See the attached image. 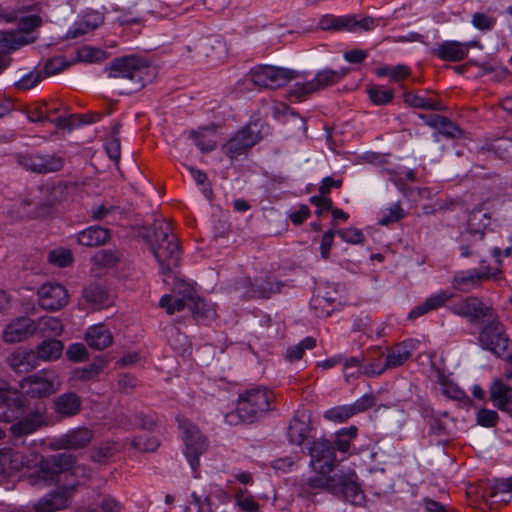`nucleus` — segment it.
Here are the masks:
<instances>
[{
  "label": "nucleus",
  "instance_id": "412c9836",
  "mask_svg": "<svg viewBox=\"0 0 512 512\" xmlns=\"http://www.w3.org/2000/svg\"><path fill=\"white\" fill-rule=\"evenodd\" d=\"M364 375L378 377L387 370L386 351L381 346H372L363 354Z\"/></svg>",
  "mask_w": 512,
  "mask_h": 512
},
{
  "label": "nucleus",
  "instance_id": "58836bf2",
  "mask_svg": "<svg viewBox=\"0 0 512 512\" xmlns=\"http://www.w3.org/2000/svg\"><path fill=\"white\" fill-rule=\"evenodd\" d=\"M67 506V499L64 494L49 493L38 500L35 504V512H54L64 509Z\"/></svg>",
  "mask_w": 512,
  "mask_h": 512
},
{
  "label": "nucleus",
  "instance_id": "5fc2aeb1",
  "mask_svg": "<svg viewBox=\"0 0 512 512\" xmlns=\"http://www.w3.org/2000/svg\"><path fill=\"white\" fill-rule=\"evenodd\" d=\"M245 492H247L246 489H239L238 491H236L234 495L236 505L243 512H258L260 509L259 503L254 499L252 495L245 497Z\"/></svg>",
  "mask_w": 512,
  "mask_h": 512
},
{
  "label": "nucleus",
  "instance_id": "864d4df0",
  "mask_svg": "<svg viewBox=\"0 0 512 512\" xmlns=\"http://www.w3.org/2000/svg\"><path fill=\"white\" fill-rule=\"evenodd\" d=\"M315 91V86L311 80L305 83H296L289 90L288 96L291 101L301 102Z\"/></svg>",
  "mask_w": 512,
  "mask_h": 512
},
{
  "label": "nucleus",
  "instance_id": "680f3d73",
  "mask_svg": "<svg viewBox=\"0 0 512 512\" xmlns=\"http://www.w3.org/2000/svg\"><path fill=\"white\" fill-rule=\"evenodd\" d=\"M336 234L349 244H363L365 242L363 232L357 228L350 227L339 229L336 231Z\"/></svg>",
  "mask_w": 512,
  "mask_h": 512
},
{
  "label": "nucleus",
  "instance_id": "a19ab883",
  "mask_svg": "<svg viewBox=\"0 0 512 512\" xmlns=\"http://www.w3.org/2000/svg\"><path fill=\"white\" fill-rule=\"evenodd\" d=\"M21 69L18 71V80L14 82L13 87L17 91H29L36 87L44 78L42 72L37 69L28 71L21 74Z\"/></svg>",
  "mask_w": 512,
  "mask_h": 512
},
{
  "label": "nucleus",
  "instance_id": "72a5a7b5",
  "mask_svg": "<svg viewBox=\"0 0 512 512\" xmlns=\"http://www.w3.org/2000/svg\"><path fill=\"white\" fill-rule=\"evenodd\" d=\"M284 284L273 275H266L264 278L255 279L251 285L252 291L260 298H270L272 294L281 291Z\"/></svg>",
  "mask_w": 512,
  "mask_h": 512
},
{
  "label": "nucleus",
  "instance_id": "f03ea898",
  "mask_svg": "<svg viewBox=\"0 0 512 512\" xmlns=\"http://www.w3.org/2000/svg\"><path fill=\"white\" fill-rule=\"evenodd\" d=\"M142 237L156 258L162 275L168 276L179 267L182 251L170 221L156 219L150 228L145 229Z\"/></svg>",
  "mask_w": 512,
  "mask_h": 512
},
{
  "label": "nucleus",
  "instance_id": "393cba45",
  "mask_svg": "<svg viewBox=\"0 0 512 512\" xmlns=\"http://www.w3.org/2000/svg\"><path fill=\"white\" fill-rule=\"evenodd\" d=\"M110 238L111 232L108 228L94 225L77 234V243L85 247H98L106 244Z\"/></svg>",
  "mask_w": 512,
  "mask_h": 512
},
{
  "label": "nucleus",
  "instance_id": "39448f33",
  "mask_svg": "<svg viewBox=\"0 0 512 512\" xmlns=\"http://www.w3.org/2000/svg\"><path fill=\"white\" fill-rule=\"evenodd\" d=\"M178 428L183 434L185 445L184 455L193 471L194 477H199L200 457L209 448L208 438L200 431L199 427L184 415L176 417Z\"/></svg>",
  "mask_w": 512,
  "mask_h": 512
},
{
  "label": "nucleus",
  "instance_id": "49530a36",
  "mask_svg": "<svg viewBox=\"0 0 512 512\" xmlns=\"http://www.w3.org/2000/svg\"><path fill=\"white\" fill-rule=\"evenodd\" d=\"M375 74L378 77H390V79L394 82H401L406 80L411 76L410 67L399 64L396 66H382L375 70Z\"/></svg>",
  "mask_w": 512,
  "mask_h": 512
},
{
  "label": "nucleus",
  "instance_id": "774afa93",
  "mask_svg": "<svg viewBox=\"0 0 512 512\" xmlns=\"http://www.w3.org/2000/svg\"><path fill=\"white\" fill-rule=\"evenodd\" d=\"M490 498L496 497L498 493H512V476L506 479H498L494 485L486 490Z\"/></svg>",
  "mask_w": 512,
  "mask_h": 512
},
{
  "label": "nucleus",
  "instance_id": "0e129e2a",
  "mask_svg": "<svg viewBox=\"0 0 512 512\" xmlns=\"http://www.w3.org/2000/svg\"><path fill=\"white\" fill-rule=\"evenodd\" d=\"M43 101H36L27 108V116L31 122L47 121V110Z\"/></svg>",
  "mask_w": 512,
  "mask_h": 512
},
{
  "label": "nucleus",
  "instance_id": "2f4dec72",
  "mask_svg": "<svg viewBox=\"0 0 512 512\" xmlns=\"http://www.w3.org/2000/svg\"><path fill=\"white\" fill-rule=\"evenodd\" d=\"M356 17L353 15L335 16L324 15L321 17L319 25L321 29L329 31H355Z\"/></svg>",
  "mask_w": 512,
  "mask_h": 512
},
{
  "label": "nucleus",
  "instance_id": "8fccbe9b",
  "mask_svg": "<svg viewBox=\"0 0 512 512\" xmlns=\"http://www.w3.org/2000/svg\"><path fill=\"white\" fill-rule=\"evenodd\" d=\"M40 174H48L60 171L65 164L63 157L58 155L41 154Z\"/></svg>",
  "mask_w": 512,
  "mask_h": 512
},
{
  "label": "nucleus",
  "instance_id": "7ed1b4c3",
  "mask_svg": "<svg viewBox=\"0 0 512 512\" xmlns=\"http://www.w3.org/2000/svg\"><path fill=\"white\" fill-rule=\"evenodd\" d=\"M277 407V396L274 390L257 386L246 389L239 394L236 412L226 416L230 423L233 418H238L245 424H253L264 419Z\"/></svg>",
  "mask_w": 512,
  "mask_h": 512
},
{
  "label": "nucleus",
  "instance_id": "6ab92c4d",
  "mask_svg": "<svg viewBox=\"0 0 512 512\" xmlns=\"http://www.w3.org/2000/svg\"><path fill=\"white\" fill-rule=\"evenodd\" d=\"M10 427V432L14 437H23L35 433L48 425L47 417L38 410L31 411L23 417L16 419Z\"/></svg>",
  "mask_w": 512,
  "mask_h": 512
},
{
  "label": "nucleus",
  "instance_id": "4468645a",
  "mask_svg": "<svg viewBox=\"0 0 512 512\" xmlns=\"http://www.w3.org/2000/svg\"><path fill=\"white\" fill-rule=\"evenodd\" d=\"M375 404L376 396L373 393H368L352 404L336 406L325 411L324 417L332 422L343 423L353 416L371 409Z\"/></svg>",
  "mask_w": 512,
  "mask_h": 512
},
{
  "label": "nucleus",
  "instance_id": "e2e57ef3",
  "mask_svg": "<svg viewBox=\"0 0 512 512\" xmlns=\"http://www.w3.org/2000/svg\"><path fill=\"white\" fill-rule=\"evenodd\" d=\"M173 292L181 297L193 301L196 297V289L193 284L183 279H177L174 283Z\"/></svg>",
  "mask_w": 512,
  "mask_h": 512
},
{
  "label": "nucleus",
  "instance_id": "7c9ffc66",
  "mask_svg": "<svg viewBox=\"0 0 512 512\" xmlns=\"http://www.w3.org/2000/svg\"><path fill=\"white\" fill-rule=\"evenodd\" d=\"M485 235L465 229L459 236V252L462 258L476 256L479 253L481 243Z\"/></svg>",
  "mask_w": 512,
  "mask_h": 512
},
{
  "label": "nucleus",
  "instance_id": "9d476101",
  "mask_svg": "<svg viewBox=\"0 0 512 512\" xmlns=\"http://www.w3.org/2000/svg\"><path fill=\"white\" fill-rule=\"evenodd\" d=\"M254 85L261 88L278 89L297 78L294 70L271 65H258L249 72Z\"/></svg>",
  "mask_w": 512,
  "mask_h": 512
},
{
  "label": "nucleus",
  "instance_id": "cd10ccee",
  "mask_svg": "<svg viewBox=\"0 0 512 512\" xmlns=\"http://www.w3.org/2000/svg\"><path fill=\"white\" fill-rule=\"evenodd\" d=\"M413 349L414 345L412 341H403L390 348H387L385 350L387 370L402 366L407 360L411 358Z\"/></svg>",
  "mask_w": 512,
  "mask_h": 512
},
{
  "label": "nucleus",
  "instance_id": "a211bd4d",
  "mask_svg": "<svg viewBox=\"0 0 512 512\" xmlns=\"http://www.w3.org/2000/svg\"><path fill=\"white\" fill-rule=\"evenodd\" d=\"M311 416L305 411H297L287 427V437L290 444L302 446L309 440L311 431Z\"/></svg>",
  "mask_w": 512,
  "mask_h": 512
},
{
  "label": "nucleus",
  "instance_id": "9b49d317",
  "mask_svg": "<svg viewBox=\"0 0 512 512\" xmlns=\"http://www.w3.org/2000/svg\"><path fill=\"white\" fill-rule=\"evenodd\" d=\"M358 480L356 472L352 469L347 472L335 473L332 494L353 505H362L365 501V494Z\"/></svg>",
  "mask_w": 512,
  "mask_h": 512
},
{
  "label": "nucleus",
  "instance_id": "dca6fc26",
  "mask_svg": "<svg viewBox=\"0 0 512 512\" xmlns=\"http://www.w3.org/2000/svg\"><path fill=\"white\" fill-rule=\"evenodd\" d=\"M19 384L22 395L31 398H46L56 391L54 381L45 372L24 377Z\"/></svg>",
  "mask_w": 512,
  "mask_h": 512
},
{
  "label": "nucleus",
  "instance_id": "4d7b16f0",
  "mask_svg": "<svg viewBox=\"0 0 512 512\" xmlns=\"http://www.w3.org/2000/svg\"><path fill=\"white\" fill-rule=\"evenodd\" d=\"M49 263L58 267H68L73 262L72 253L67 249L52 250L48 254Z\"/></svg>",
  "mask_w": 512,
  "mask_h": 512
},
{
  "label": "nucleus",
  "instance_id": "69168bd1",
  "mask_svg": "<svg viewBox=\"0 0 512 512\" xmlns=\"http://www.w3.org/2000/svg\"><path fill=\"white\" fill-rule=\"evenodd\" d=\"M439 132L450 139H459L463 136L464 131L456 123L452 122L445 116V120L439 126Z\"/></svg>",
  "mask_w": 512,
  "mask_h": 512
},
{
  "label": "nucleus",
  "instance_id": "aec40b11",
  "mask_svg": "<svg viewBox=\"0 0 512 512\" xmlns=\"http://www.w3.org/2000/svg\"><path fill=\"white\" fill-rule=\"evenodd\" d=\"M82 405V399L77 393L67 391L53 400V411L57 418L68 419L80 414Z\"/></svg>",
  "mask_w": 512,
  "mask_h": 512
},
{
  "label": "nucleus",
  "instance_id": "a878e982",
  "mask_svg": "<svg viewBox=\"0 0 512 512\" xmlns=\"http://www.w3.org/2000/svg\"><path fill=\"white\" fill-rule=\"evenodd\" d=\"M93 432L87 427H78L59 438V445L63 449H81L89 445Z\"/></svg>",
  "mask_w": 512,
  "mask_h": 512
},
{
  "label": "nucleus",
  "instance_id": "3c124183",
  "mask_svg": "<svg viewBox=\"0 0 512 512\" xmlns=\"http://www.w3.org/2000/svg\"><path fill=\"white\" fill-rule=\"evenodd\" d=\"M472 25L481 32L492 31L497 23V18L484 12H475L471 16Z\"/></svg>",
  "mask_w": 512,
  "mask_h": 512
},
{
  "label": "nucleus",
  "instance_id": "13d9d810",
  "mask_svg": "<svg viewBox=\"0 0 512 512\" xmlns=\"http://www.w3.org/2000/svg\"><path fill=\"white\" fill-rule=\"evenodd\" d=\"M103 368L104 364L102 361H93L89 365L77 369L75 372V376L77 379L82 381L94 379L101 373Z\"/></svg>",
  "mask_w": 512,
  "mask_h": 512
},
{
  "label": "nucleus",
  "instance_id": "603ef678",
  "mask_svg": "<svg viewBox=\"0 0 512 512\" xmlns=\"http://www.w3.org/2000/svg\"><path fill=\"white\" fill-rule=\"evenodd\" d=\"M406 217V212L402 208L401 202L398 201L393 206L383 211V215L379 220V224L383 226H389L393 223H397Z\"/></svg>",
  "mask_w": 512,
  "mask_h": 512
},
{
  "label": "nucleus",
  "instance_id": "ddd939ff",
  "mask_svg": "<svg viewBox=\"0 0 512 512\" xmlns=\"http://www.w3.org/2000/svg\"><path fill=\"white\" fill-rule=\"evenodd\" d=\"M260 140L261 136L247 125L238 130L222 146V151L230 160H237L240 156L247 155Z\"/></svg>",
  "mask_w": 512,
  "mask_h": 512
},
{
  "label": "nucleus",
  "instance_id": "79ce46f5",
  "mask_svg": "<svg viewBox=\"0 0 512 512\" xmlns=\"http://www.w3.org/2000/svg\"><path fill=\"white\" fill-rule=\"evenodd\" d=\"M316 347V339L307 336L298 344L289 346L285 353V360L288 362H296L303 358L306 350H312Z\"/></svg>",
  "mask_w": 512,
  "mask_h": 512
},
{
  "label": "nucleus",
  "instance_id": "423d86ee",
  "mask_svg": "<svg viewBox=\"0 0 512 512\" xmlns=\"http://www.w3.org/2000/svg\"><path fill=\"white\" fill-rule=\"evenodd\" d=\"M477 339L483 350L491 352L496 357L512 353V340L506 333L499 315L479 328Z\"/></svg>",
  "mask_w": 512,
  "mask_h": 512
},
{
  "label": "nucleus",
  "instance_id": "c756f323",
  "mask_svg": "<svg viewBox=\"0 0 512 512\" xmlns=\"http://www.w3.org/2000/svg\"><path fill=\"white\" fill-rule=\"evenodd\" d=\"M34 335L41 338H55L61 335L63 324L60 319L52 316H42L33 320Z\"/></svg>",
  "mask_w": 512,
  "mask_h": 512
},
{
  "label": "nucleus",
  "instance_id": "bb28decb",
  "mask_svg": "<svg viewBox=\"0 0 512 512\" xmlns=\"http://www.w3.org/2000/svg\"><path fill=\"white\" fill-rule=\"evenodd\" d=\"M453 294L448 291H442L438 294L431 295L423 303L415 306L408 314L409 320H416L417 318L444 306Z\"/></svg>",
  "mask_w": 512,
  "mask_h": 512
},
{
  "label": "nucleus",
  "instance_id": "f3484780",
  "mask_svg": "<svg viewBox=\"0 0 512 512\" xmlns=\"http://www.w3.org/2000/svg\"><path fill=\"white\" fill-rule=\"evenodd\" d=\"M39 305L49 311H57L68 304L67 289L59 283H46L38 290Z\"/></svg>",
  "mask_w": 512,
  "mask_h": 512
},
{
  "label": "nucleus",
  "instance_id": "ea45409f",
  "mask_svg": "<svg viewBox=\"0 0 512 512\" xmlns=\"http://www.w3.org/2000/svg\"><path fill=\"white\" fill-rule=\"evenodd\" d=\"M341 365L343 366L345 380L348 383L357 380L361 375H364L363 355L361 357L352 356L348 358L342 355Z\"/></svg>",
  "mask_w": 512,
  "mask_h": 512
},
{
  "label": "nucleus",
  "instance_id": "f8f14e48",
  "mask_svg": "<svg viewBox=\"0 0 512 512\" xmlns=\"http://www.w3.org/2000/svg\"><path fill=\"white\" fill-rule=\"evenodd\" d=\"M42 23L39 15H28L22 17L18 22V32L0 31V45L8 51H15L29 43L23 33H30Z\"/></svg>",
  "mask_w": 512,
  "mask_h": 512
},
{
  "label": "nucleus",
  "instance_id": "338daca9",
  "mask_svg": "<svg viewBox=\"0 0 512 512\" xmlns=\"http://www.w3.org/2000/svg\"><path fill=\"white\" fill-rule=\"evenodd\" d=\"M159 445H160L159 440L154 436L146 437V438H144L142 436H137L132 441V446L135 449H138V450L144 451V452H154L155 450H157Z\"/></svg>",
  "mask_w": 512,
  "mask_h": 512
},
{
  "label": "nucleus",
  "instance_id": "473e14b6",
  "mask_svg": "<svg viewBox=\"0 0 512 512\" xmlns=\"http://www.w3.org/2000/svg\"><path fill=\"white\" fill-rule=\"evenodd\" d=\"M348 73V69L341 68L340 70L323 69L318 71L312 79L316 91L323 90L329 86L338 84Z\"/></svg>",
  "mask_w": 512,
  "mask_h": 512
},
{
  "label": "nucleus",
  "instance_id": "f704fd0d",
  "mask_svg": "<svg viewBox=\"0 0 512 512\" xmlns=\"http://www.w3.org/2000/svg\"><path fill=\"white\" fill-rule=\"evenodd\" d=\"M490 223V214L484 211L482 206H478L469 213L466 229L486 235Z\"/></svg>",
  "mask_w": 512,
  "mask_h": 512
},
{
  "label": "nucleus",
  "instance_id": "052dcab7",
  "mask_svg": "<svg viewBox=\"0 0 512 512\" xmlns=\"http://www.w3.org/2000/svg\"><path fill=\"white\" fill-rule=\"evenodd\" d=\"M116 452L117 450L115 446L105 444L95 449L91 453L90 458L95 463L106 464L116 454Z\"/></svg>",
  "mask_w": 512,
  "mask_h": 512
},
{
  "label": "nucleus",
  "instance_id": "c03bdc74",
  "mask_svg": "<svg viewBox=\"0 0 512 512\" xmlns=\"http://www.w3.org/2000/svg\"><path fill=\"white\" fill-rule=\"evenodd\" d=\"M367 94L370 101L374 105L378 106H385L390 104L395 97V93L392 88H386L382 85H373L368 87Z\"/></svg>",
  "mask_w": 512,
  "mask_h": 512
},
{
  "label": "nucleus",
  "instance_id": "20e7f679",
  "mask_svg": "<svg viewBox=\"0 0 512 512\" xmlns=\"http://www.w3.org/2000/svg\"><path fill=\"white\" fill-rule=\"evenodd\" d=\"M149 70L150 65L146 60L131 55L114 59L110 64L109 76L122 78L119 93L131 95L146 86Z\"/></svg>",
  "mask_w": 512,
  "mask_h": 512
},
{
  "label": "nucleus",
  "instance_id": "5701e85b",
  "mask_svg": "<svg viewBox=\"0 0 512 512\" xmlns=\"http://www.w3.org/2000/svg\"><path fill=\"white\" fill-rule=\"evenodd\" d=\"M34 335L33 319L23 317L10 323L3 333V339L7 343H16L26 340Z\"/></svg>",
  "mask_w": 512,
  "mask_h": 512
},
{
  "label": "nucleus",
  "instance_id": "b1692460",
  "mask_svg": "<svg viewBox=\"0 0 512 512\" xmlns=\"http://www.w3.org/2000/svg\"><path fill=\"white\" fill-rule=\"evenodd\" d=\"M8 360L11 369L17 373H28L38 365L36 352L26 348H18Z\"/></svg>",
  "mask_w": 512,
  "mask_h": 512
},
{
  "label": "nucleus",
  "instance_id": "6e6552de",
  "mask_svg": "<svg viewBox=\"0 0 512 512\" xmlns=\"http://www.w3.org/2000/svg\"><path fill=\"white\" fill-rule=\"evenodd\" d=\"M307 453L311 457V466L320 475H328L334 471L338 461L333 443L325 438L308 441Z\"/></svg>",
  "mask_w": 512,
  "mask_h": 512
},
{
  "label": "nucleus",
  "instance_id": "4be33fe9",
  "mask_svg": "<svg viewBox=\"0 0 512 512\" xmlns=\"http://www.w3.org/2000/svg\"><path fill=\"white\" fill-rule=\"evenodd\" d=\"M477 43L465 44L458 41H444L432 51V54L442 61L459 62L467 57L469 47L476 46Z\"/></svg>",
  "mask_w": 512,
  "mask_h": 512
},
{
  "label": "nucleus",
  "instance_id": "37998d69",
  "mask_svg": "<svg viewBox=\"0 0 512 512\" xmlns=\"http://www.w3.org/2000/svg\"><path fill=\"white\" fill-rule=\"evenodd\" d=\"M83 298L91 304L97 306L107 305L109 294L107 289L98 283L90 284L83 290Z\"/></svg>",
  "mask_w": 512,
  "mask_h": 512
},
{
  "label": "nucleus",
  "instance_id": "09e8293b",
  "mask_svg": "<svg viewBox=\"0 0 512 512\" xmlns=\"http://www.w3.org/2000/svg\"><path fill=\"white\" fill-rule=\"evenodd\" d=\"M17 163L23 167L24 169L40 174L41 167V153L39 152H30V153H20L16 156Z\"/></svg>",
  "mask_w": 512,
  "mask_h": 512
},
{
  "label": "nucleus",
  "instance_id": "f257e3e1",
  "mask_svg": "<svg viewBox=\"0 0 512 512\" xmlns=\"http://www.w3.org/2000/svg\"><path fill=\"white\" fill-rule=\"evenodd\" d=\"M38 473L44 481L57 484L62 491L53 493L64 494L67 500L84 483V479L89 477L86 467L76 465V458L70 453H58L43 458Z\"/></svg>",
  "mask_w": 512,
  "mask_h": 512
},
{
  "label": "nucleus",
  "instance_id": "4c0bfd02",
  "mask_svg": "<svg viewBox=\"0 0 512 512\" xmlns=\"http://www.w3.org/2000/svg\"><path fill=\"white\" fill-rule=\"evenodd\" d=\"M62 351L63 343L55 338H49L40 343L35 352L38 360L51 361L58 359Z\"/></svg>",
  "mask_w": 512,
  "mask_h": 512
},
{
  "label": "nucleus",
  "instance_id": "a18cd8bd",
  "mask_svg": "<svg viewBox=\"0 0 512 512\" xmlns=\"http://www.w3.org/2000/svg\"><path fill=\"white\" fill-rule=\"evenodd\" d=\"M358 428L352 425L348 428H342L335 434L333 446L335 450L341 453H347L351 447V442L357 437Z\"/></svg>",
  "mask_w": 512,
  "mask_h": 512
},
{
  "label": "nucleus",
  "instance_id": "c9c22d12",
  "mask_svg": "<svg viewBox=\"0 0 512 512\" xmlns=\"http://www.w3.org/2000/svg\"><path fill=\"white\" fill-rule=\"evenodd\" d=\"M511 392L512 388L509 385L496 378L490 386V400L497 409L501 410L512 399Z\"/></svg>",
  "mask_w": 512,
  "mask_h": 512
},
{
  "label": "nucleus",
  "instance_id": "6e6d98bb",
  "mask_svg": "<svg viewBox=\"0 0 512 512\" xmlns=\"http://www.w3.org/2000/svg\"><path fill=\"white\" fill-rule=\"evenodd\" d=\"M185 298H173L169 294H165L160 298L159 307L165 309L167 314L172 315L175 312L183 311L186 307Z\"/></svg>",
  "mask_w": 512,
  "mask_h": 512
},
{
  "label": "nucleus",
  "instance_id": "bf43d9fd",
  "mask_svg": "<svg viewBox=\"0 0 512 512\" xmlns=\"http://www.w3.org/2000/svg\"><path fill=\"white\" fill-rule=\"evenodd\" d=\"M499 421V415L495 410L481 408L476 413V423L482 427L493 428Z\"/></svg>",
  "mask_w": 512,
  "mask_h": 512
},
{
  "label": "nucleus",
  "instance_id": "de8ad7c7",
  "mask_svg": "<svg viewBox=\"0 0 512 512\" xmlns=\"http://www.w3.org/2000/svg\"><path fill=\"white\" fill-rule=\"evenodd\" d=\"M492 151L501 159L512 163V130L491 144Z\"/></svg>",
  "mask_w": 512,
  "mask_h": 512
},
{
  "label": "nucleus",
  "instance_id": "e433bc0d",
  "mask_svg": "<svg viewBox=\"0 0 512 512\" xmlns=\"http://www.w3.org/2000/svg\"><path fill=\"white\" fill-rule=\"evenodd\" d=\"M333 483L334 475L328 474L310 477L302 484V491L307 495H316L322 490L332 493Z\"/></svg>",
  "mask_w": 512,
  "mask_h": 512
},
{
  "label": "nucleus",
  "instance_id": "c85d7f7f",
  "mask_svg": "<svg viewBox=\"0 0 512 512\" xmlns=\"http://www.w3.org/2000/svg\"><path fill=\"white\" fill-rule=\"evenodd\" d=\"M85 341L89 347L103 350L112 344L113 336L108 327L104 324H98L88 328L85 334Z\"/></svg>",
  "mask_w": 512,
  "mask_h": 512
},
{
  "label": "nucleus",
  "instance_id": "1a4fd4ad",
  "mask_svg": "<svg viewBox=\"0 0 512 512\" xmlns=\"http://www.w3.org/2000/svg\"><path fill=\"white\" fill-rule=\"evenodd\" d=\"M450 310L456 315L466 317L471 324L478 325L479 328L498 315L491 305L475 296H468L453 303Z\"/></svg>",
  "mask_w": 512,
  "mask_h": 512
},
{
  "label": "nucleus",
  "instance_id": "2eb2a0df",
  "mask_svg": "<svg viewBox=\"0 0 512 512\" xmlns=\"http://www.w3.org/2000/svg\"><path fill=\"white\" fill-rule=\"evenodd\" d=\"M27 400L22 393L10 387L0 389V421L13 422L23 416Z\"/></svg>",
  "mask_w": 512,
  "mask_h": 512
},
{
  "label": "nucleus",
  "instance_id": "0eeeda50",
  "mask_svg": "<svg viewBox=\"0 0 512 512\" xmlns=\"http://www.w3.org/2000/svg\"><path fill=\"white\" fill-rule=\"evenodd\" d=\"M503 270L492 268L486 260L480 261V268L459 271L454 275L453 286L459 291L468 292L490 280H500Z\"/></svg>",
  "mask_w": 512,
  "mask_h": 512
}]
</instances>
